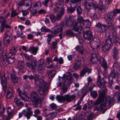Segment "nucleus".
Returning <instances> with one entry per match:
<instances>
[{"instance_id": "5fc2aeb1", "label": "nucleus", "mask_w": 120, "mask_h": 120, "mask_svg": "<svg viewBox=\"0 0 120 120\" xmlns=\"http://www.w3.org/2000/svg\"><path fill=\"white\" fill-rule=\"evenodd\" d=\"M75 8L73 7H71V8H68L67 9L68 12V13H72L73 12L75 11Z\"/></svg>"}, {"instance_id": "2f4dec72", "label": "nucleus", "mask_w": 120, "mask_h": 120, "mask_svg": "<svg viewBox=\"0 0 120 120\" xmlns=\"http://www.w3.org/2000/svg\"><path fill=\"white\" fill-rule=\"evenodd\" d=\"M118 51L117 48L114 47L112 49V56L114 59H116L118 54Z\"/></svg>"}, {"instance_id": "0eeeda50", "label": "nucleus", "mask_w": 120, "mask_h": 120, "mask_svg": "<svg viewBox=\"0 0 120 120\" xmlns=\"http://www.w3.org/2000/svg\"><path fill=\"white\" fill-rule=\"evenodd\" d=\"M107 83V82L104 80V78H102L100 75H99L98 76V78L97 79V84L98 86L100 88H104V89L101 92V91L99 90L98 92L99 94L100 93H101L103 91H104L106 94L105 91H107V88L105 87L106 84Z\"/></svg>"}, {"instance_id": "5701e85b", "label": "nucleus", "mask_w": 120, "mask_h": 120, "mask_svg": "<svg viewBox=\"0 0 120 120\" xmlns=\"http://www.w3.org/2000/svg\"><path fill=\"white\" fill-rule=\"evenodd\" d=\"M75 20L73 17L70 16L68 18V20H66L65 25L68 26L71 25L74 23Z\"/></svg>"}, {"instance_id": "e2e57ef3", "label": "nucleus", "mask_w": 120, "mask_h": 120, "mask_svg": "<svg viewBox=\"0 0 120 120\" xmlns=\"http://www.w3.org/2000/svg\"><path fill=\"white\" fill-rule=\"evenodd\" d=\"M46 60L47 63L48 65L50 64V63L52 62V58L50 57H47L46 59Z\"/></svg>"}, {"instance_id": "ddd939ff", "label": "nucleus", "mask_w": 120, "mask_h": 120, "mask_svg": "<svg viewBox=\"0 0 120 120\" xmlns=\"http://www.w3.org/2000/svg\"><path fill=\"white\" fill-rule=\"evenodd\" d=\"M98 56V60L100 62V64L104 68L105 70L104 73L106 74L107 73L106 71L108 68L107 63L104 59L103 58L101 57L100 56Z\"/></svg>"}, {"instance_id": "49530a36", "label": "nucleus", "mask_w": 120, "mask_h": 120, "mask_svg": "<svg viewBox=\"0 0 120 120\" xmlns=\"http://www.w3.org/2000/svg\"><path fill=\"white\" fill-rule=\"evenodd\" d=\"M54 5L56 7V8L54 9V12L56 13L58 12L60 9V8H59L58 6L59 5H60V4H58L56 2L54 4Z\"/></svg>"}, {"instance_id": "9b49d317", "label": "nucleus", "mask_w": 120, "mask_h": 120, "mask_svg": "<svg viewBox=\"0 0 120 120\" xmlns=\"http://www.w3.org/2000/svg\"><path fill=\"white\" fill-rule=\"evenodd\" d=\"M63 30V28L59 25H57L54 26L52 28V31L51 32L55 34H57L59 32L60 33L59 34V37L60 39L62 38V35L63 33L62 31Z\"/></svg>"}, {"instance_id": "bb28decb", "label": "nucleus", "mask_w": 120, "mask_h": 120, "mask_svg": "<svg viewBox=\"0 0 120 120\" xmlns=\"http://www.w3.org/2000/svg\"><path fill=\"white\" fill-rule=\"evenodd\" d=\"M82 0H73L71 1L70 4L71 7L75 8L77 5V3L81 2Z\"/></svg>"}, {"instance_id": "423d86ee", "label": "nucleus", "mask_w": 120, "mask_h": 120, "mask_svg": "<svg viewBox=\"0 0 120 120\" xmlns=\"http://www.w3.org/2000/svg\"><path fill=\"white\" fill-rule=\"evenodd\" d=\"M9 15V13L8 12L6 16H4V17L1 16L0 18V21L1 22L0 29L1 32H2L4 31L5 28L10 29H11V28L10 26L11 22H7L6 21L7 18Z\"/></svg>"}, {"instance_id": "774afa93", "label": "nucleus", "mask_w": 120, "mask_h": 120, "mask_svg": "<svg viewBox=\"0 0 120 120\" xmlns=\"http://www.w3.org/2000/svg\"><path fill=\"white\" fill-rule=\"evenodd\" d=\"M23 15L24 16L28 15L29 12L26 10H23L22 11Z\"/></svg>"}, {"instance_id": "4be33fe9", "label": "nucleus", "mask_w": 120, "mask_h": 120, "mask_svg": "<svg viewBox=\"0 0 120 120\" xmlns=\"http://www.w3.org/2000/svg\"><path fill=\"white\" fill-rule=\"evenodd\" d=\"M78 23L76 22L75 24L74 25L73 28L74 30L78 32L79 33H81L82 30V26L80 25L79 26H78Z\"/></svg>"}, {"instance_id": "393cba45", "label": "nucleus", "mask_w": 120, "mask_h": 120, "mask_svg": "<svg viewBox=\"0 0 120 120\" xmlns=\"http://www.w3.org/2000/svg\"><path fill=\"white\" fill-rule=\"evenodd\" d=\"M75 49L76 51L78 52L82 55L83 54L85 50L83 46H80L79 45H77L75 48Z\"/></svg>"}, {"instance_id": "6e6d98bb", "label": "nucleus", "mask_w": 120, "mask_h": 120, "mask_svg": "<svg viewBox=\"0 0 120 120\" xmlns=\"http://www.w3.org/2000/svg\"><path fill=\"white\" fill-rule=\"evenodd\" d=\"M90 95L94 98H96L97 97L98 94L96 91H92L90 92Z\"/></svg>"}, {"instance_id": "39448f33", "label": "nucleus", "mask_w": 120, "mask_h": 120, "mask_svg": "<svg viewBox=\"0 0 120 120\" xmlns=\"http://www.w3.org/2000/svg\"><path fill=\"white\" fill-rule=\"evenodd\" d=\"M120 13V9H115L113 11L107 13L105 15L104 18L106 22H112L114 20L115 17L118 13Z\"/></svg>"}, {"instance_id": "4d7b16f0", "label": "nucleus", "mask_w": 120, "mask_h": 120, "mask_svg": "<svg viewBox=\"0 0 120 120\" xmlns=\"http://www.w3.org/2000/svg\"><path fill=\"white\" fill-rule=\"evenodd\" d=\"M73 35V32L70 30H68L66 32V35L68 36H71Z\"/></svg>"}, {"instance_id": "9d476101", "label": "nucleus", "mask_w": 120, "mask_h": 120, "mask_svg": "<svg viewBox=\"0 0 120 120\" xmlns=\"http://www.w3.org/2000/svg\"><path fill=\"white\" fill-rule=\"evenodd\" d=\"M84 4L85 9L87 11L91 9L92 7L95 10H96L98 8V6L96 4L91 1L90 0H85Z\"/></svg>"}, {"instance_id": "1a4fd4ad", "label": "nucleus", "mask_w": 120, "mask_h": 120, "mask_svg": "<svg viewBox=\"0 0 120 120\" xmlns=\"http://www.w3.org/2000/svg\"><path fill=\"white\" fill-rule=\"evenodd\" d=\"M100 43L99 40L95 38L90 42V45L92 49L96 51L98 50L100 45Z\"/></svg>"}, {"instance_id": "412c9836", "label": "nucleus", "mask_w": 120, "mask_h": 120, "mask_svg": "<svg viewBox=\"0 0 120 120\" xmlns=\"http://www.w3.org/2000/svg\"><path fill=\"white\" fill-rule=\"evenodd\" d=\"M8 83L7 79L6 78L1 82V84L3 90V92H2V93L4 94H5L6 90L7 87V83Z\"/></svg>"}, {"instance_id": "8fccbe9b", "label": "nucleus", "mask_w": 120, "mask_h": 120, "mask_svg": "<svg viewBox=\"0 0 120 120\" xmlns=\"http://www.w3.org/2000/svg\"><path fill=\"white\" fill-rule=\"evenodd\" d=\"M49 110H52L56 108V105L54 103H52L49 105Z\"/></svg>"}, {"instance_id": "c9c22d12", "label": "nucleus", "mask_w": 120, "mask_h": 120, "mask_svg": "<svg viewBox=\"0 0 120 120\" xmlns=\"http://www.w3.org/2000/svg\"><path fill=\"white\" fill-rule=\"evenodd\" d=\"M7 111L8 113V115L10 117V116L12 115L13 111V110L11 109V107H8L7 109ZM9 117H6V120H8L9 119Z\"/></svg>"}, {"instance_id": "72a5a7b5", "label": "nucleus", "mask_w": 120, "mask_h": 120, "mask_svg": "<svg viewBox=\"0 0 120 120\" xmlns=\"http://www.w3.org/2000/svg\"><path fill=\"white\" fill-rule=\"evenodd\" d=\"M64 85L62 87L61 90L60 92L61 95H63L67 91L68 88L66 86V85L64 84Z\"/></svg>"}, {"instance_id": "f3484780", "label": "nucleus", "mask_w": 120, "mask_h": 120, "mask_svg": "<svg viewBox=\"0 0 120 120\" xmlns=\"http://www.w3.org/2000/svg\"><path fill=\"white\" fill-rule=\"evenodd\" d=\"M83 35L85 39L89 40L91 39L93 37V34L91 31L86 30L84 31Z\"/></svg>"}, {"instance_id": "c756f323", "label": "nucleus", "mask_w": 120, "mask_h": 120, "mask_svg": "<svg viewBox=\"0 0 120 120\" xmlns=\"http://www.w3.org/2000/svg\"><path fill=\"white\" fill-rule=\"evenodd\" d=\"M81 65V63L80 60H77L76 62H75L74 64L73 67L75 69H79Z\"/></svg>"}, {"instance_id": "052dcab7", "label": "nucleus", "mask_w": 120, "mask_h": 120, "mask_svg": "<svg viewBox=\"0 0 120 120\" xmlns=\"http://www.w3.org/2000/svg\"><path fill=\"white\" fill-rule=\"evenodd\" d=\"M5 110V108L3 105H1L0 106V114H1L3 113Z\"/></svg>"}, {"instance_id": "4c0bfd02", "label": "nucleus", "mask_w": 120, "mask_h": 120, "mask_svg": "<svg viewBox=\"0 0 120 120\" xmlns=\"http://www.w3.org/2000/svg\"><path fill=\"white\" fill-rule=\"evenodd\" d=\"M56 116L55 114L53 112L50 113L47 116V118L49 120L52 119Z\"/></svg>"}, {"instance_id": "864d4df0", "label": "nucleus", "mask_w": 120, "mask_h": 120, "mask_svg": "<svg viewBox=\"0 0 120 120\" xmlns=\"http://www.w3.org/2000/svg\"><path fill=\"white\" fill-rule=\"evenodd\" d=\"M97 8L98 9V10L101 12L104 11L105 10V8L103 7V4H101L100 6L99 5L98 7V8Z\"/></svg>"}, {"instance_id": "338daca9", "label": "nucleus", "mask_w": 120, "mask_h": 120, "mask_svg": "<svg viewBox=\"0 0 120 120\" xmlns=\"http://www.w3.org/2000/svg\"><path fill=\"white\" fill-rule=\"evenodd\" d=\"M27 38L29 39H32L34 38V36L32 34H27Z\"/></svg>"}, {"instance_id": "58836bf2", "label": "nucleus", "mask_w": 120, "mask_h": 120, "mask_svg": "<svg viewBox=\"0 0 120 120\" xmlns=\"http://www.w3.org/2000/svg\"><path fill=\"white\" fill-rule=\"evenodd\" d=\"M10 52L9 53H11L12 54V53L15 54V53L17 52L16 47L12 46L10 47L9 49Z\"/></svg>"}, {"instance_id": "f8f14e48", "label": "nucleus", "mask_w": 120, "mask_h": 120, "mask_svg": "<svg viewBox=\"0 0 120 120\" xmlns=\"http://www.w3.org/2000/svg\"><path fill=\"white\" fill-rule=\"evenodd\" d=\"M96 29L98 32L102 33L105 32L107 28V26L105 25L98 22L96 25Z\"/></svg>"}, {"instance_id": "37998d69", "label": "nucleus", "mask_w": 120, "mask_h": 120, "mask_svg": "<svg viewBox=\"0 0 120 120\" xmlns=\"http://www.w3.org/2000/svg\"><path fill=\"white\" fill-rule=\"evenodd\" d=\"M86 26V27L87 28H90L91 26V23L89 21V19L86 20L84 22V24H83Z\"/></svg>"}, {"instance_id": "a18cd8bd", "label": "nucleus", "mask_w": 120, "mask_h": 120, "mask_svg": "<svg viewBox=\"0 0 120 120\" xmlns=\"http://www.w3.org/2000/svg\"><path fill=\"white\" fill-rule=\"evenodd\" d=\"M74 107L73 109L74 110L76 111L78 110H80L82 106L79 104L78 103L76 104L73 106Z\"/></svg>"}, {"instance_id": "79ce46f5", "label": "nucleus", "mask_w": 120, "mask_h": 120, "mask_svg": "<svg viewBox=\"0 0 120 120\" xmlns=\"http://www.w3.org/2000/svg\"><path fill=\"white\" fill-rule=\"evenodd\" d=\"M117 75V73L115 71H111L110 75L109 77H111L112 79L115 78Z\"/></svg>"}, {"instance_id": "f03ea898", "label": "nucleus", "mask_w": 120, "mask_h": 120, "mask_svg": "<svg viewBox=\"0 0 120 120\" xmlns=\"http://www.w3.org/2000/svg\"><path fill=\"white\" fill-rule=\"evenodd\" d=\"M106 95L104 91L100 94L98 100L95 103V105H97L98 104H101L100 106L98 107L99 111H101L103 109L104 107L107 104L110 105L113 101V99L110 97L107 96L105 100L104 98Z\"/></svg>"}, {"instance_id": "6ab92c4d", "label": "nucleus", "mask_w": 120, "mask_h": 120, "mask_svg": "<svg viewBox=\"0 0 120 120\" xmlns=\"http://www.w3.org/2000/svg\"><path fill=\"white\" fill-rule=\"evenodd\" d=\"M91 69H89L87 67L84 68L80 72V76L81 77L83 76L87 72L88 74L90 73L91 72Z\"/></svg>"}, {"instance_id": "c03bdc74", "label": "nucleus", "mask_w": 120, "mask_h": 120, "mask_svg": "<svg viewBox=\"0 0 120 120\" xmlns=\"http://www.w3.org/2000/svg\"><path fill=\"white\" fill-rule=\"evenodd\" d=\"M49 19L52 22H54L56 20V17L54 14H50L49 15Z\"/></svg>"}, {"instance_id": "6e6552de", "label": "nucleus", "mask_w": 120, "mask_h": 120, "mask_svg": "<svg viewBox=\"0 0 120 120\" xmlns=\"http://www.w3.org/2000/svg\"><path fill=\"white\" fill-rule=\"evenodd\" d=\"M38 83L40 84L39 86V89L38 90L39 93L41 95L45 96V93L47 83L41 79H40Z\"/></svg>"}, {"instance_id": "20e7f679", "label": "nucleus", "mask_w": 120, "mask_h": 120, "mask_svg": "<svg viewBox=\"0 0 120 120\" xmlns=\"http://www.w3.org/2000/svg\"><path fill=\"white\" fill-rule=\"evenodd\" d=\"M76 97L75 94H73L71 95H70L67 94L63 96L57 95L56 98L59 102L62 103L66 101L67 103H69L74 100L76 98Z\"/></svg>"}, {"instance_id": "bf43d9fd", "label": "nucleus", "mask_w": 120, "mask_h": 120, "mask_svg": "<svg viewBox=\"0 0 120 120\" xmlns=\"http://www.w3.org/2000/svg\"><path fill=\"white\" fill-rule=\"evenodd\" d=\"M48 38L47 39V43L48 45L50 44V42L51 40V38L53 37V36L51 34H49L48 35Z\"/></svg>"}, {"instance_id": "aec40b11", "label": "nucleus", "mask_w": 120, "mask_h": 120, "mask_svg": "<svg viewBox=\"0 0 120 120\" xmlns=\"http://www.w3.org/2000/svg\"><path fill=\"white\" fill-rule=\"evenodd\" d=\"M98 56H100L99 54L97 55L95 54L92 53L91 54L90 59V61L92 64H96L97 63L96 61L98 60Z\"/></svg>"}, {"instance_id": "603ef678", "label": "nucleus", "mask_w": 120, "mask_h": 120, "mask_svg": "<svg viewBox=\"0 0 120 120\" xmlns=\"http://www.w3.org/2000/svg\"><path fill=\"white\" fill-rule=\"evenodd\" d=\"M45 66L43 64L38 65V70L40 73L42 72L44 69Z\"/></svg>"}, {"instance_id": "69168bd1", "label": "nucleus", "mask_w": 120, "mask_h": 120, "mask_svg": "<svg viewBox=\"0 0 120 120\" xmlns=\"http://www.w3.org/2000/svg\"><path fill=\"white\" fill-rule=\"evenodd\" d=\"M18 14L16 13L15 11H14V10H12V11L11 14V17L16 16Z\"/></svg>"}, {"instance_id": "f257e3e1", "label": "nucleus", "mask_w": 120, "mask_h": 120, "mask_svg": "<svg viewBox=\"0 0 120 120\" xmlns=\"http://www.w3.org/2000/svg\"><path fill=\"white\" fill-rule=\"evenodd\" d=\"M27 92L23 90L22 92L21 97H20V98L25 101H31L33 107H37L38 105L40 104L42 102L40 97L36 92L34 91L31 93L29 97L27 96Z\"/></svg>"}, {"instance_id": "7c9ffc66", "label": "nucleus", "mask_w": 120, "mask_h": 120, "mask_svg": "<svg viewBox=\"0 0 120 120\" xmlns=\"http://www.w3.org/2000/svg\"><path fill=\"white\" fill-rule=\"evenodd\" d=\"M38 50V48H37L30 46L28 49V51L29 52H31L33 55H35Z\"/></svg>"}, {"instance_id": "ea45409f", "label": "nucleus", "mask_w": 120, "mask_h": 120, "mask_svg": "<svg viewBox=\"0 0 120 120\" xmlns=\"http://www.w3.org/2000/svg\"><path fill=\"white\" fill-rule=\"evenodd\" d=\"M110 47L109 45H107L105 44L102 48V50L105 52L108 51L109 50Z\"/></svg>"}, {"instance_id": "b1692460", "label": "nucleus", "mask_w": 120, "mask_h": 120, "mask_svg": "<svg viewBox=\"0 0 120 120\" xmlns=\"http://www.w3.org/2000/svg\"><path fill=\"white\" fill-rule=\"evenodd\" d=\"M33 113V112L31 110L30 108H29L26 109L25 115L27 119H29L32 116Z\"/></svg>"}, {"instance_id": "a211bd4d", "label": "nucleus", "mask_w": 120, "mask_h": 120, "mask_svg": "<svg viewBox=\"0 0 120 120\" xmlns=\"http://www.w3.org/2000/svg\"><path fill=\"white\" fill-rule=\"evenodd\" d=\"M14 93V91L12 89L11 85H9L8 88L7 92L6 98L8 99H11L12 96Z\"/></svg>"}, {"instance_id": "a878e982", "label": "nucleus", "mask_w": 120, "mask_h": 120, "mask_svg": "<svg viewBox=\"0 0 120 120\" xmlns=\"http://www.w3.org/2000/svg\"><path fill=\"white\" fill-rule=\"evenodd\" d=\"M56 73H54V71L52 70L51 71H48L46 73L47 75L48 76L49 79H51V80L56 75Z\"/></svg>"}, {"instance_id": "c85d7f7f", "label": "nucleus", "mask_w": 120, "mask_h": 120, "mask_svg": "<svg viewBox=\"0 0 120 120\" xmlns=\"http://www.w3.org/2000/svg\"><path fill=\"white\" fill-rule=\"evenodd\" d=\"M14 103L17 106L24 105L23 103L22 102L20 101L16 97L14 99Z\"/></svg>"}, {"instance_id": "7ed1b4c3", "label": "nucleus", "mask_w": 120, "mask_h": 120, "mask_svg": "<svg viewBox=\"0 0 120 120\" xmlns=\"http://www.w3.org/2000/svg\"><path fill=\"white\" fill-rule=\"evenodd\" d=\"M1 58L2 63L4 66H7L8 64H12L14 62V56L11 53H8L6 55V51H4L2 53Z\"/></svg>"}, {"instance_id": "4468645a", "label": "nucleus", "mask_w": 120, "mask_h": 120, "mask_svg": "<svg viewBox=\"0 0 120 120\" xmlns=\"http://www.w3.org/2000/svg\"><path fill=\"white\" fill-rule=\"evenodd\" d=\"M12 37V34L10 31H7L5 33L4 35V39L7 45L10 43Z\"/></svg>"}, {"instance_id": "13d9d810", "label": "nucleus", "mask_w": 120, "mask_h": 120, "mask_svg": "<svg viewBox=\"0 0 120 120\" xmlns=\"http://www.w3.org/2000/svg\"><path fill=\"white\" fill-rule=\"evenodd\" d=\"M41 3L40 1H38L34 3L33 7L34 8H36L37 7H40Z\"/></svg>"}, {"instance_id": "e433bc0d", "label": "nucleus", "mask_w": 120, "mask_h": 120, "mask_svg": "<svg viewBox=\"0 0 120 120\" xmlns=\"http://www.w3.org/2000/svg\"><path fill=\"white\" fill-rule=\"evenodd\" d=\"M24 65V62L23 61L19 60L18 61L17 64L19 68L22 69L23 68Z\"/></svg>"}, {"instance_id": "680f3d73", "label": "nucleus", "mask_w": 120, "mask_h": 120, "mask_svg": "<svg viewBox=\"0 0 120 120\" xmlns=\"http://www.w3.org/2000/svg\"><path fill=\"white\" fill-rule=\"evenodd\" d=\"M92 19L94 20H96L98 19V17L97 14L95 13L91 17Z\"/></svg>"}, {"instance_id": "a19ab883", "label": "nucleus", "mask_w": 120, "mask_h": 120, "mask_svg": "<svg viewBox=\"0 0 120 120\" xmlns=\"http://www.w3.org/2000/svg\"><path fill=\"white\" fill-rule=\"evenodd\" d=\"M77 21L78 22L82 24H84V22L86 20H84L82 16H79L78 17L77 19Z\"/></svg>"}, {"instance_id": "473e14b6", "label": "nucleus", "mask_w": 120, "mask_h": 120, "mask_svg": "<svg viewBox=\"0 0 120 120\" xmlns=\"http://www.w3.org/2000/svg\"><path fill=\"white\" fill-rule=\"evenodd\" d=\"M87 80L88 82V85H91L90 88L91 89H93L94 87L95 86L94 83H93L92 82L93 79L90 77H89L87 78Z\"/></svg>"}, {"instance_id": "cd10ccee", "label": "nucleus", "mask_w": 120, "mask_h": 120, "mask_svg": "<svg viewBox=\"0 0 120 120\" xmlns=\"http://www.w3.org/2000/svg\"><path fill=\"white\" fill-rule=\"evenodd\" d=\"M16 74L14 71L11 75L12 82L14 84L17 83L18 82L19 78L15 75Z\"/></svg>"}, {"instance_id": "0e129e2a", "label": "nucleus", "mask_w": 120, "mask_h": 120, "mask_svg": "<svg viewBox=\"0 0 120 120\" xmlns=\"http://www.w3.org/2000/svg\"><path fill=\"white\" fill-rule=\"evenodd\" d=\"M62 15L60 13H58L57 14L56 17V20H59L61 18Z\"/></svg>"}, {"instance_id": "f704fd0d", "label": "nucleus", "mask_w": 120, "mask_h": 120, "mask_svg": "<svg viewBox=\"0 0 120 120\" xmlns=\"http://www.w3.org/2000/svg\"><path fill=\"white\" fill-rule=\"evenodd\" d=\"M112 44V39L109 37H108L107 38L105 41V42L104 44L111 46Z\"/></svg>"}, {"instance_id": "dca6fc26", "label": "nucleus", "mask_w": 120, "mask_h": 120, "mask_svg": "<svg viewBox=\"0 0 120 120\" xmlns=\"http://www.w3.org/2000/svg\"><path fill=\"white\" fill-rule=\"evenodd\" d=\"M66 79L64 82V84L65 85H69L71 82L72 77L71 73L69 72L66 73L65 76Z\"/></svg>"}, {"instance_id": "de8ad7c7", "label": "nucleus", "mask_w": 120, "mask_h": 120, "mask_svg": "<svg viewBox=\"0 0 120 120\" xmlns=\"http://www.w3.org/2000/svg\"><path fill=\"white\" fill-rule=\"evenodd\" d=\"M41 31L42 32H50L51 31V30L50 29L46 28L45 26L42 27L41 29Z\"/></svg>"}, {"instance_id": "2eb2a0df", "label": "nucleus", "mask_w": 120, "mask_h": 120, "mask_svg": "<svg viewBox=\"0 0 120 120\" xmlns=\"http://www.w3.org/2000/svg\"><path fill=\"white\" fill-rule=\"evenodd\" d=\"M27 66L33 72L35 71V68L36 67L37 64V62L36 60L31 61L30 62H28L26 63Z\"/></svg>"}, {"instance_id": "3c124183", "label": "nucleus", "mask_w": 120, "mask_h": 120, "mask_svg": "<svg viewBox=\"0 0 120 120\" xmlns=\"http://www.w3.org/2000/svg\"><path fill=\"white\" fill-rule=\"evenodd\" d=\"M112 22H106L108 24V28L110 30H113L114 29V25L112 23Z\"/></svg>"}, {"instance_id": "09e8293b", "label": "nucleus", "mask_w": 120, "mask_h": 120, "mask_svg": "<svg viewBox=\"0 0 120 120\" xmlns=\"http://www.w3.org/2000/svg\"><path fill=\"white\" fill-rule=\"evenodd\" d=\"M77 14L79 15H81L82 13V9L81 6H79L77 9Z\"/></svg>"}]
</instances>
